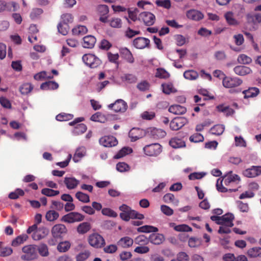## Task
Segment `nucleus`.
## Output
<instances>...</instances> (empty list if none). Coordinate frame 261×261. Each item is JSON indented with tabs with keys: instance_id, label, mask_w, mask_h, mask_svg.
I'll list each match as a JSON object with an SVG mask.
<instances>
[{
	"instance_id": "1",
	"label": "nucleus",
	"mask_w": 261,
	"mask_h": 261,
	"mask_svg": "<svg viewBox=\"0 0 261 261\" xmlns=\"http://www.w3.org/2000/svg\"><path fill=\"white\" fill-rule=\"evenodd\" d=\"M119 210L122 212L120 214V217L125 221H128L130 219L142 220L144 218L143 214L132 210L129 206L124 204L119 207Z\"/></svg>"
},
{
	"instance_id": "2",
	"label": "nucleus",
	"mask_w": 261,
	"mask_h": 261,
	"mask_svg": "<svg viewBox=\"0 0 261 261\" xmlns=\"http://www.w3.org/2000/svg\"><path fill=\"white\" fill-rule=\"evenodd\" d=\"M119 210L122 212L120 214V217L125 221H128L130 219L142 220L144 218L143 214L132 210L129 206L124 204L119 207Z\"/></svg>"
},
{
	"instance_id": "3",
	"label": "nucleus",
	"mask_w": 261,
	"mask_h": 261,
	"mask_svg": "<svg viewBox=\"0 0 261 261\" xmlns=\"http://www.w3.org/2000/svg\"><path fill=\"white\" fill-rule=\"evenodd\" d=\"M24 254L21 255V259L26 260H33L37 258V246L35 245H29L22 248Z\"/></svg>"
},
{
	"instance_id": "4",
	"label": "nucleus",
	"mask_w": 261,
	"mask_h": 261,
	"mask_svg": "<svg viewBox=\"0 0 261 261\" xmlns=\"http://www.w3.org/2000/svg\"><path fill=\"white\" fill-rule=\"evenodd\" d=\"M234 217L231 213L226 214L222 216H212L211 219L215 221L217 224H224L229 227L233 226V220Z\"/></svg>"
},
{
	"instance_id": "5",
	"label": "nucleus",
	"mask_w": 261,
	"mask_h": 261,
	"mask_svg": "<svg viewBox=\"0 0 261 261\" xmlns=\"http://www.w3.org/2000/svg\"><path fill=\"white\" fill-rule=\"evenodd\" d=\"M88 241L90 246L96 249L101 248L106 244L104 238L98 233L90 234L88 238Z\"/></svg>"
},
{
	"instance_id": "6",
	"label": "nucleus",
	"mask_w": 261,
	"mask_h": 261,
	"mask_svg": "<svg viewBox=\"0 0 261 261\" xmlns=\"http://www.w3.org/2000/svg\"><path fill=\"white\" fill-rule=\"evenodd\" d=\"M84 120L83 117H79L68 123L70 126H74L72 132L75 135H81L86 131V125L84 123H79Z\"/></svg>"
},
{
	"instance_id": "7",
	"label": "nucleus",
	"mask_w": 261,
	"mask_h": 261,
	"mask_svg": "<svg viewBox=\"0 0 261 261\" xmlns=\"http://www.w3.org/2000/svg\"><path fill=\"white\" fill-rule=\"evenodd\" d=\"M82 60L84 63L91 68H97L101 63L98 58L91 54L84 55L82 57Z\"/></svg>"
},
{
	"instance_id": "8",
	"label": "nucleus",
	"mask_w": 261,
	"mask_h": 261,
	"mask_svg": "<svg viewBox=\"0 0 261 261\" xmlns=\"http://www.w3.org/2000/svg\"><path fill=\"white\" fill-rule=\"evenodd\" d=\"M145 154L148 156H156L162 151L161 146L159 143L147 145L143 148Z\"/></svg>"
},
{
	"instance_id": "9",
	"label": "nucleus",
	"mask_w": 261,
	"mask_h": 261,
	"mask_svg": "<svg viewBox=\"0 0 261 261\" xmlns=\"http://www.w3.org/2000/svg\"><path fill=\"white\" fill-rule=\"evenodd\" d=\"M108 108L116 113H124L127 109V105L123 100L119 99L113 103L110 104Z\"/></svg>"
},
{
	"instance_id": "10",
	"label": "nucleus",
	"mask_w": 261,
	"mask_h": 261,
	"mask_svg": "<svg viewBox=\"0 0 261 261\" xmlns=\"http://www.w3.org/2000/svg\"><path fill=\"white\" fill-rule=\"evenodd\" d=\"M138 20L143 21L147 26H151L154 23L155 17L151 12H143L139 15Z\"/></svg>"
},
{
	"instance_id": "11",
	"label": "nucleus",
	"mask_w": 261,
	"mask_h": 261,
	"mask_svg": "<svg viewBox=\"0 0 261 261\" xmlns=\"http://www.w3.org/2000/svg\"><path fill=\"white\" fill-rule=\"evenodd\" d=\"M188 122L184 117H177L172 120L170 123V127L173 130H178Z\"/></svg>"
},
{
	"instance_id": "12",
	"label": "nucleus",
	"mask_w": 261,
	"mask_h": 261,
	"mask_svg": "<svg viewBox=\"0 0 261 261\" xmlns=\"http://www.w3.org/2000/svg\"><path fill=\"white\" fill-rule=\"evenodd\" d=\"M222 83L224 87L231 88L239 86L242 83V81L238 77L226 76L223 79Z\"/></svg>"
},
{
	"instance_id": "13",
	"label": "nucleus",
	"mask_w": 261,
	"mask_h": 261,
	"mask_svg": "<svg viewBox=\"0 0 261 261\" xmlns=\"http://www.w3.org/2000/svg\"><path fill=\"white\" fill-rule=\"evenodd\" d=\"M51 233L54 238L62 239L65 236V226L63 224H56L51 229Z\"/></svg>"
},
{
	"instance_id": "14",
	"label": "nucleus",
	"mask_w": 261,
	"mask_h": 261,
	"mask_svg": "<svg viewBox=\"0 0 261 261\" xmlns=\"http://www.w3.org/2000/svg\"><path fill=\"white\" fill-rule=\"evenodd\" d=\"M243 174L248 178H253L261 175V166H253L244 170Z\"/></svg>"
},
{
	"instance_id": "15",
	"label": "nucleus",
	"mask_w": 261,
	"mask_h": 261,
	"mask_svg": "<svg viewBox=\"0 0 261 261\" xmlns=\"http://www.w3.org/2000/svg\"><path fill=\"white\" fill-rule=\"evenodd\" d=\"M99 143L106 147H111L116 146L118 141L116 138L113 136H104L99 139Z\"/></svg>"
},
{
	"instance_id": "16",
	"label": "nucleus",
	"mask_w": 261,
	"mask_h": 261,
	"mask_svg": "<svg viewBox=\"0 0 261 261\" xmlns=\"http://www.w3.org/2000/svg\"><path fill=\"white\" fill-rule=\"evenodd\" d=\"M150 40L144 37H138L133 41L134 46L138 49H143L149 47Z\"/></svg>"
},
{
	"instance_id": "17",
	"label": "nucleus",
	"mask_w": 261,
	"mask_h": 261,
	"mask_svg": "<svg viewBox=\"0 0 261 261\" xmlns=\"http://www.w3.org/2000/svg\"><path fill=\"white\" fill-rule=\"evenodd\" d=\"M147 133L149 136L155 139L163 138L166 135L165 130L155 127L149 128Z\"/></svg>"
},
{
	"instance_id": "18",
	"label": "nucleus",
	"mask_w": 261,
	"mask_h": 261,
	"mask_svg": "<svg viewBox=\"0 0 261 261\" xmlns=\"http://www.w3.org/2000/svg\"><path fill=\"white\" fill-rule=\"evenodd\" d=\"M186 16L188 18L196 21L201 20L204 17V15L202 12L195 9L188 10L187 12Z\"/></svg>"
},
{
	"instance_id": "19",
	"label": "nucleus",
	"mask_w": 261,
	"mask_h": 261,
	"mask_svg": "<svg viewBox=\"0 0 261 261\" xmlns=\"http://www.w3.org/2000/svg\"><path fill=\"white\" fill-rule=\"evenodd\" d=\"M85 216L77 212H70L66 214V222L74 223L83 221Z\"/></svg>"
},
{
	"instance_id": "20",
	"label": "nucleus",
	"mask_w": 261,
	"mask_h": 261,
	"mask_svg": "<svg viewBox=\"0 0 261 261\" xmlns=\"http://www.w3.org/2000/svg\"><path fill=\"white\" fill-rule=\"evenodd\" d=\"M48 230L45 227H40L33 233L32 238L34 240L39 241L44 238L48 234Z\"/></svg>"
},
{
	"instance_id": "21",
	"label": "nucleus",
	"mask_w": 261,
	"mask_h": 261,
	"mask_svg": "<svg viewBox=\"0 0 261 261\" xmlns=\"http://www.w3.org/2000/svg\"><path fill=\"white\" fill-rule=\"evenodd\" d=\"M121 57L129 63L134 62V58L131 51L126 47L121 48L119 50Z\"/></svg>"
},
{
	"instance_id": "22",
	"label": "nucleus",
	"mask_w": 261,
	"mask_h": 261,
	"mask_svg": "<svg viewBox=\"0 0 261 261\" xmlns=\"http://www.w3.org/2000/svg\"><path fill=\"white\" fill-rule=\"evenodd\" d=\"M96 42L95 37L92 35H87L83 38V46L84 48H92Z\"/></svg>"
},
{
	"instance_id": "23",
	"label": "nucleus",
	"mask_w": 261,
	"mask_h": 261,
	"mask_svg": "<svg viewBox=\"0 0 261 261\" xmlns=\"http://www.w3.org/2000/svg\"><path fill=\"white\" fill-rule=\"evenodd\" d=\"M168 111L175 115H182L186 112L187 109L179 105H173L169 108Z\"/></svg>"
},
{
	"instance_id": "24",
	"label": "nucleus",
	"mask_w": 261,
	"mask_h": 261,
	"mask_svg": "<svg viewBox=\"0 0 261 261\" xmlns=\"http://www.w3.org/2000/svg\"><path fill=\"white\" fill-rule=\"evenodd\" d=\"M233 71L236 74L244 76L249 74L251 71L250 68L242 65H239L233 68Z\"/></svg>"
},
{
	"instance_id": "25",
	"label": "nucleus",
	"mask_w": 261,
	"mask_h": 261,
	"mask_svg": "<svg viewBox=\"0 0 261 261\" xmlns=\"http://www.w3.org/2000/svg\"><path fill=\"white\" fill-rule=\"evenodd\" d=\"M164 236L160 233H152L149 236V242L155 245H160L164 241Z\"/></svg>"
},
{
	"instance_id": "26",
	"label": "nucleus",
	"mask_w": 261,
	"mask_h": 261,
	"mask_svg": "<svg viewBox=\"0 0 261 261\" xmlns=\"http://www.w3.org/2000/svg\"><path fill=\"white\" fill-rule=\"evenodd\" d=\"M128 136L132 141H136L142 137V130L139 128H133L129 131Z\"/></svg>"
},
{
	"instance_id": "27",
	"label": "nucleus",
	"mask_w": 261,
	"mask_h": 261,
	"mask_svg": "<svg viewBox=\"0 0 261 261\" xmlns=\"http://www.w3.org/2000/svg\"><path fill=\"white\" fill-rule=\"evenodd\" d=\"M86 149L85 147L81 146L77 148L73 155V160L75 163L79 162L86 155Z\"/></svg>"
},
{
	"instance_id": "28",
	"label": "nucleus",
	"mask_w": 261,
	"mask_h": 261,
	"mask_svg": "<svg viewBox=\"0 0 261 261\" xmlns=\"http://www.w3.org/2000/svg\"><path fill=\"white\" fill-rule=\"evenodd\" d=\"M169 145L174 148H181L186 146L185 142L181 139L174 137L169 141Z\"/></svg>"
},
{
	"instance_id": "29",
	"label": "nucleus",
	"mask_w": 261,
	"mask_h": 261,
	"mask_svg": "<svg viewBox=\"0 0 261 261\" xmlns=\"http://www.w3.org/2000/svg\"><path fill=\"white\" fill-rule=\"evenodd\" d=\"M259 93V90L256 87H250L248 89L244 90V98H248L256 97Z\"/></svg>"
},
{
	"instance_id": "30",
	"label": "nucleus",
	"mask_w": 261,
	"mask_h": 261,
	"mask_svg": "<svg viewBox=\"0 0 261 261\" xmlns=\"http://www.w3.org/2000/svg\"><path fill=\"white\" fill-rule=\"evenodd\" d=\"M224 17L227 23L230 25H237L239 21L234 18L233 13L231 11L227 12L224 14Z\"/></svg>"
},
{
	"instance_id": "31",
	"label": "nucleus",
	"mask_w": 261,
	"mask_h": 261,
	"mask_svg": "<svg viewBox=\"0 0 261 261\" xmlns=\"http://www.w3.org/2000/svg\"><path fill=\"white\" fill-rule=\"evenodd\" d=\"M217 109L219 112L224 113V114L228 117L233 115L234 111L229 106H225L224 105H219L217 107Z\"/></svg>"
},
{
	"instance_id": "32",
	"label": "nucleus",
	"mask_w": 261,
	"mask_h": 261,
	"mask_svg": "<svg viewBox=\"0 0 261 261\" xmlns=\"http://www.w3.org/2000/svg\"><path fill=\"white\" fill-rule=\"evenodd\" d=\"M16 5V3L14 2L8 3L4 1L0 0V12L10 11L12 7H15Z\"/></svg>"
},
{
	"instance_id": "33",
	"label": "nucleus",
	"mask_w": 261,
	"mask_h": 261,
	"mask_svg": "<svg viewBox=\"0 0 261 261\" xmlns=\"http://www.w3.org/2000/svg\"><path fill=\"white\" fill-rule=\"evenodd\" d=\"M91 228V224L89 222H83L80 223L77 227V231L80 234H85L89 231Z\"/></svg>"
},
{
	"instance_id": "34",
	"label": "nucleus",
	"mask_w": 261,
	"mask_h": 261,
	"mask_svg": "<svg viewBox=\"0 0 261 261\" xmlns=\"http://www.w3.org/2000/svg\"><path fill=\"white\" fill-rule=\"evenodd\" d=\"M28 239V236L26 234L19 235L12 241L11 245L13 247H17L23 244Z\"/></svg>"
},
{
	"instance_id": "35",
	"label": "nucleus",
	"mask_w": 261,
	"mask_h": 261,
	"mask_svg": "<svg viewBox=\"0 0 261 261\" xmlns=\"http://www.w3.org/2000/svg\"><path fill=\"white\" fill-rule=\"evenodd\" d=\"M121 80L122 81L128 84H134L137 82L138 78L134 74L125 73L121 76Z\"/></svg>"
},
{
	"instance_id": "36",
	"label": "nucleus",
	"mask_w": 261,
	"mask_h": 261,
	"mask_svg": "<svg viewBox=\"0 0 261 261\" xmlns=\"http://www.w3.org/2000/svg\"><path fill=\"white\" fill-rule=\"evenodd\" d=\"M133 240L128 237L122 238L118 242V245L123 248H127L131 246L133 244Z\"/></svg>"
},
{
	"instance_id": "37",
	"label": "nucleus",
	"mask_w": 261,
	"mask_h": 261,
	"mask_svg": "<svg viewBox=\"0 0 261 261\" xmlns=\"http://www.w3.org/2000/svg\"><path fill=\"white\" fill-rule=\"evenodd\" d=\"M58 88V84L54 81H48L42 83L40 88L42 90H55Z\"/></svg>"
},
{
	"instance_id": "38",
	"label": "nucleus",
	"mask_w": 261,
	"mask_h": 261,
	"mask_svg": "<svg viewBox=\"0 0 261 261\" xmlns=\"http://www.w3.org/2000/svg\"><path fill=\"white\" fill-rule=\"evenodd\" d=\"M225 129V126L222 124H217L212 127L210 129V133L214 135L220 136L222 135Z\"/></svg>"
},
{
	"instance_id": "39",
	"label": "nucleus",
	"mask_w": 261,
	"mask_h": 261,
	"mask_svg": "<svg viewBox=\"0 0 261 261\" xmlns=\"http://www.w3.org/2000/svg\"><path fill=\"white\" fill-rule=\"evenodd\" d=\"M224 180V184L228 185L231 182L236 181H239L240 179L239 176L237 174H229L225 176L222 179Z\"/></svg>"
},
{
	"instance_id": "40",
	"label": "nucleus",
	"mask_w": 261,
	"mask_h": 261,
	"mask_svg": "<svg viewBox=\"0 0 261 261\" xmlns=\"http://www.w3.org/2000/svg\"><path fill=\"white\" fill-rule=\"evenodd\" d=\"M88 31V29L85 25H79L72 30V32L74 35H83Z\"/></svg>"
},
{
	"instance_id": "41",
	"label": "nucleus",
	"mask_w": 261,
	"mask_h": 261,
	"mask_svg": "<svg viewBox=\"0 0 261 261\" xmlns=\"http://www.w3.org/2000/svg\"><path fill=\"white\" fill-rule=\"evenodd\" d=\"M247 254L251 257H257L261 256V247H256L249 249Z\"/></svg>"
},
{
	"instance_id": "42",
	"label": "nucleus",
	"mask_w": 261,
	"mask_h": 261,
	"mask_svg": "<svg viewBox=\"0 0 261 261\" xmlns=\"http://www.w3.org/2000/svg\"><path fill=\"white\" fill-rule=\"evenodd\" d=\"M137 231L140 232H156L158 231V228L150 225H144L138 228Z\"/></svg>"
},
{
	"instance_id": "43",
	"label": "nucleus",
	"mask_w": 261,
	"mask_h": 261,
	"mask_svg": "<svg viewBox=\"0 0 261 261\" xmlns=\"http://www.w3.org/2000/svg\"><path fill=\"white\" fill-rule=\"evenodd\" d=\"M223 181V179H221L220 178H218L217 179V184H216V187H217V189L218 191H219L220 192H222V193H225L228 191H230V192H236L238 190L237 189H229V190H228L227 188H226L225 187L223 186V185H222Z\"/></svg>"
},
{
	"instance_id": "44",
	"label": "nucleus",
	"mask_w": 261,
	"mask_h": 261,
	"mask_svg": "<svg viewBox=\"0 0 261 261\" xmlns=\"http://www.w3.org/2000/svg\"><path fill=\"white\" fill-rule=\"evenodd\" d=\"M59 216L58 213L54 210H49L46 212L45 218L47 221L51 222L57 220Z\"/></svg>"
},
{
	"instance_id": "45",
	"label": "nucleus",
	"mask_w": 261,
	"mask_h": 261,
	"mask_svg": "<svg viewBox=\"0 0 261 261\" xmlns=\"http://www.w3.org/2000/svg\"><path fill=\"white\" fill-rule=\"evenodd\" d=\"M184 76L189 80H195L198 77V73L193 70H187L184 73Z\"/></svg>"
},
{
	"instance_id": "46",
	"label": "nucleus",
	"mask_w": 261,
	"mask_h": 261,
	"mask_svg": "<svg viewBox=\"0 0 261 261\" xmlns=\"http://www.w3.org/2000/svg\"><path fill=\"white\" fill-rule=\"evenodd\" d=\"M39 253L42 256H47L49 254L47 246L45 244H41L37 246V253Z\"/></svg>"
},
{
	"instance_id": "47",
	"label": "nucleus",
	"mask_w": 261,
	"mask_h": 261,
	"mask_svg": "<svg viewBox=\"0 0 261 261\" xmlns=\"http://www.w3.org/2000/svg\"><path fill=\"white\" fill-rule=\"evenodd\" d=\"M33 86L30 83H24L19 87V91L22 94H27L31 92Z\"/></svg>"
},
{
	"instance_id": "48",
	"label": "nucleus",
	"mask_w": 261,
	"mask_h": 261,
	"mask_svg": "<svg viewBox=\"0 0 261 261\" xmlns=\"http://www.w3.org/2000/svg\"><path fill=\"white\" fill-rule=\"evenodd\" d=\"M169 76L170 74L164 69L160 68L156 69L155 77L160 79H167Z\"/></svg>"
},
{
	"instance_id": "49",
	"label": "nucleus",
	"mask_w": 261,
	"mask_h": 261,
	"mask_svg": "<svg viewBox=\"0 0 261 261\" xmlns=\"http://www.w3.org/2000/svg\"><path fill=\"white\" fill-rule=\"evenodd\" d=\"M162 88L163 93L166 94L174 92L173 85L171 83L162 84Z\"/></svg>"
},
{
	"instance_id": "50",
	"label": "nucleus",
	"mask_w": 261,
	"mask_h": 261,
	"mask_svg": "<svg viewBox=\"0 0 261 261\" xmlns=\"http://www.w3.org/2000/svg\"><path fill=\"white\" fill-rule=\"evenodd\" d=\"M201 244V240L196 237H191L189 239L188 245L191 248L197 247Z\"/></svg>"
},
{
	"instance_id": "51",
	"label": "nucleus",
	"mask_w": 261,
	"mask_h": 261,
	"mask_svg": "<svg viewBox=\"0 0 261 261\" xmlns=\"http://www.w3.org/2000/svg\"><path fill=\"white\" fill-rule=\"evenodd\" d=\"M75 197L79 201L84 203H88L90 201L89 195L82 192H77L75 194Z\"/></svg>"
},
{
	"instance_id": "52",
	"label": "nucleus",
	"mask_w": 261,
	"mask_h": 261,
	"mask_svg": "<svg viewBox=\"0 0 261 261\" xmlns=\"http://www.w3.org/2000/svg\"><path fill=\"white\" fill-rule=\"evenodd\" d=\"M238 61L242 64H249L251 63L252 59L250 57L245 54H241L238 58Z\"/></svg>"
},
{
	"instance_id": "53",
	"label": "nucleus",
	"mask_w": 261,
	"mask_h": 261,
	"mask_svg": "<svg viewBox=\"0 0 261 261\" xmlns=\"http://www.w3.org/2000/svg\"><path fill=\"white\" fill-rule=\"evenodd\" d=\"M41 193L46 196L52 197L58 195L60 192L49 188H44L41 190Z\"/></svg>"
},
{
	"instance_id": "54",
	"label": "nucleus",
	"mask_w": 261,
	"mask_h": 261,
	"mask_svg": "<svg viewBox=\"0 0 261 261\" xmlns=\"http://www.w3.org/2000/svg\"><path fill=\"white\" fill-rule=\"evenodd\" d=\"M79 184V181L74 178L66 177V188L69 189L75 188Z\"/></svg>"
},
{
	"instance_id": "55",
	"label": "nucleus",
	"mask_w": 261,
	"mask_h": 261,
	"mask_svg": "<svg viewBox=\"0 0 261 261\" xmlns=\"http://www.w3.org/2000/svg\"><path fill=\"white\" fill-rule=\"evenodd\" d=\"M43 13L42 9L40 8H34L33 9L30 14V17L32 20H35L39 17L40 15Z\"/></svg>"
},
{
	"instance_id": "56",
	"label": "nucleus",
	"mask_w": 261,
	"mask_h": 261,
	"mask_svg": "<svg viewBox=\"0 0 261 261\" xmlns=\"http://www.w3.org/2000/svg\"><path fill=\"white\" fill-rule=\"evenodd\" d=\"M132 152V149L131 148L128 147H123L117 153V154L115 155V158L116 159H119Z\"/></svg>"
},
{
	"instance_id": "57",
	"label": "nucleus",
	"mask_w": 261,
	"mask_h": 261,
	"mask_svg": "<svg viewBox=\"0 0 261 261\" xmlns=\"http://www.w3.org/2000/svg\"><path fill=\"white\" fill-rule=\"evenodd\" d=\"M235 44L237 46L242 45L244 42V36L241 34H237L233 36Z\"/></svg>"
},
{
	"instance_id": "58",
	"label": "nucleus",
	"mask_w": 261,
	"mask_h": 261,
	"mask_svg": "<svg viewBox=\"0 0 261 261\" xmlns=\"http://www.w3.org/2000/svg\"><path fill=\"white\" fill-rule=\"evenodd\" d=\"M101 213L103 215L112 218H116L117 216V214L110 208H102L101 210Z\"/></svg>"
},
{
	"instance_id": "59",
	"label": "nucleus",
	"mask_w": 261,
	"mask_h": 261,
	"mask_svg": "<svg viewBox=\"0 0 261 261\" xmlns=\"http://www.w3.org/2000/svg\"><path fill=\"white\" fill-rule=\"evenodd\" d=\"M24 191L20 189H17L14 192H11L9 195V198L12 199H17L19 196L24 195Z\"/></svg>"
},
{
	"instance_id": "60",
	"label": "nucleus",
	"mask_w": 261,
	"mask_h": 261,
	"mask_svg": "<svg viewBox=\"0 0 261 261\" xmlns=\"http://www.w3.org/2000/svg\"><path fill=\"white\" fill-rule=\"evenodd\" d=\"M53 76H47L46 71H41L34 75V78L37 81H42L45 79H52Z\"/></svg>"
},
{
	"instance_id": "61",
	"label": "nucleus",
	"mask_w": 261,
	"mask_h": 261,
	"mask_svg": "<svg viewBox=\"0 0 261 261\" xmlns=\"http://www.w3.org/2000/svg\"><path fill=\"white\" fill-rule=\"evenodd\" d=\"M189 139L191 142L198 143L202 142L204 140V137L201 134L195 133L191 136Z\"/></svg>"
},
{
	"instance_id": "62",
	"label": "nucleus",
	"mask_w": 261,
	"mask_h": 261,
	"mask_svg": "<svg viewBox=\"0 0 261 261\" xmlns=\"http://www.w3.org/2000/svg\"><path fill=\"white\" fill-rule=\"evenodd\" d=\"M156 4L158 6L167 9L171 7V1L170 0H158L156 1Z\"/></svg>"
},
{
	"instance_id": "63",
	"label": "nucleus",
	"mask_w": 261,
	"mask_h": 261,
	"mask_svg": "<svg viewBox=\"0 0 261 261\" xmlns=\"http://www.w3.org/2000/svg\"><path fill=\"white\" fill-rule=\"evenodd\" d=\"M150 85L149 83L146 81H143L138 83L137 87V88L142 91H145L148 90L149 88Z\"/></svg>"
},
{
	"instance_id": "64",
	"label": "nucleus",
	"mask_w": 261,
	"mask_h": 261,
	"mask_svg": "<svg viewBox=\"0 0 261 261\" xmlns=\"http://www.w3.org/2000/svg\"><path fill=\"white\" fill-rule=\"evenodd\" d=\"M90 254V253L88 250H86L83 252H81L76 256V261H84L89 257Z\"/></svg>"
}]
</instances>
